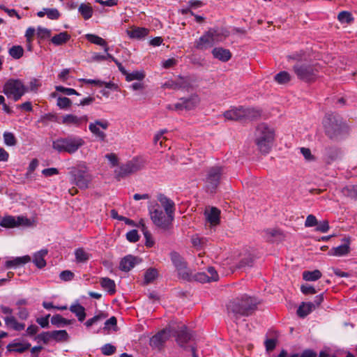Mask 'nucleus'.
Wrapping results in <instances>:
<instances>
[{
    "label": "nucleus",
    "instance_id": "2f4dec72",
    "mask_svg": "<svg viewBox=\"0 0 357 357\" xmlns=\"http://www.w3.org/2000/svg\"><path fill=\"white\" fill-rule=\"evenodd\" d=\"M78 11L84 20L90 19L93 15V8L89 3H81L79 6Z\"/></svg>",
    "mask_w": 357,
    "mask_h": 357
},
{
    "label": "nucleus",
    "instance_id": "e433bc0d",
    "mask_svg": "<svg viewBox=\"0 0 357 357\" xmlns=\"http://www.w3.org/2000/svg\"><path fill=\"white\" fill-rule=\"evenodd\" d=\"M51 335L52 340L56 342H67L69 339V335L66 330L51 331Z\"/></svg>",
    "mask_w": 357,
    "mask_h": 357
},
{
    "label": "nucleus",
    "instance_id": "a18cd8bd",
    "mask_svg": "<svg viewBox=\"0 0 357 357\" xmlns=\"http://www.w3.org/2000/svg\"><path fill=\"white\" fill-rule=\"evenodd\" d=\"M243 113L245 114L244 119L253 120L260 116L261 112L254 108L243 107Z\"/></svg>",
    "mask_w": 357,
    "mask_h": 357
},
{
    "label": "nucleus",
    "instance_id": "09e8293b",
    "mask_svg": "<svg viewBox=\"0 0 357 357\" xmlns=\"http://www.w3.org/2000/svg\"><path fill=\"white\" fill-rule=\"evenodd\" d=\"M23 53V47L20 45H14L9 50V54L15 59L21 58Z\"/></svg>",
    "mask_w": 357,
    "mask_h": 357
},
{
    "label": "nucleus",
    "instance_id": "423d86ee",
    "mask_svg": "<svg viewBox=\"0 0 357 357\" xmlns=\"http://www.w3.org/2000/svg\"><path fill=\"white\" fill-rule=\"evenodd\" d=\"M85 144L84 140L80 137L68 136L57 139L52 143V147L58 152H66L70 154L75 153Z\"/></svg>",
    "mask_w": 357,
    "mask_h": 357
},
{
    "label": "nucleus",
    "instance_id": "f257e3e1",
    "mask_svg": "<svg viewBox=\"0 0 357 357\" xmlns=\"http://www.w3.org/2000/svg\"><path fill=\"white\" fill-rule=\"evenodd\" d=\"M159 201L164 210L158 204L149 208V215L153 223L163 231L169 230L172 225L174 213V202L165 196H161Z\"/></svg>",
    "mask_w": 357,
    "mask_h": 357
},
{
    "label": "nucleus",
    "instance_id": "c9c22d12",
    "mask_svg": "<svg viewBox=\"0 0 357 357\" xmlns=\"http://www.w3.org/2000/svg\"><path fill=\"white\" fill-rule=\"evenodd\" d=\"M31 347V344L26 343H12L7 346V349L9 351H15L18 353H23L24 351L29 349Z\"/></svg>",
    "mask_w": 357,
    "mask_h": 357
},
{
    "label": "nucleus",
    "instance_id": "4be33fe9",
    "mask_svg": "<svg viewBox=\"0 0 357 357\" xmlns=\"http://www.w3.org/2000/svg\"><path fill=\"white\" fill-rule=\"evenodd\" d=\"M213 56L222 61L226 62L229 61L231 57V53L229 50L224 49L222 47H215L212 50Z\"/></svg>",
    "mask_w": 357,
    "mask_h": 357
},
{
    "label": "nucleus",
    "instance_id": "680f3d73",
    "mask_svg": "<svg viewBox=\"0 0 357 357\" xmlns=\"http://www.w3.org/2000/svg\"><path fill=\"white\" fill-rule=\"evenodd\" d=\"M301 290L304 294H314L317 293L314 287L307 284L301 285Z\"/></svg>",
    "mask_w": 357,
    "mask_h": 357
},
{
    "label": "nucleus",
    "instance_id": "0e129e2a",
    "mask_svg": "<svg viewBox=\"0 0 357 357\" xmlns=\"http://www.w3.org/2000/svg\"><path fill=\"white\" fill-rule=\"evenodd\" d=\"M36 339L38 340L43 341L45 344L47 343L50 340L52 339L51 335V331L49 332H43L40 334H39Z\"/></svg>",
    "mask_w": 357,
    "mask_h": 357
},
{
    "label": "nucleus",
    "instance_id": "7c9ffc66",
    "mask_svg": "<svg viewBox=\"0 0 357 357\" xmlns=\"http://www.w3.org/2000/svg\"><path fill=\"white\" fill-rule=\"evenodd\" d=\"M192 337V335L187 331L185 327L181 329L178 333L176 341L181 347H183Z\"/></svg>",
    "mask_w": 357,
    "mask_h": 357
},
{
    "label": "nucleus",
    "instance_id": "dca6fc26",
    "mask_svg": "<svg viewBox=\"0 0 357 357\" xmlns=\"http://www.w3.org/2000/svg\"><path fill=\"white\" fill-rule=\"evenodd\" d=\"M170 333L167 329H164L153 335L150 340V345L153 347L159 348L169 337Z\"/></svg>",
    "mask_w": 357,
    "mask_h": 357
},
{
    "label": "nucleus",
    "instance_id": "774afa93",
    "mask_svg": "<svg viewBox=\"0 0 357 357\" xmlns=\"http://www.w3.org/2000/svg\"><path fill=\"white\" fill-rule=\"evenodd\" d=\"M301 153L303 154L305 160L308 161L314 160V157L313 155H312L310 149L305 147L301 148Z\"/></svg>",
    "mask_w": 357,
    "mask_h": 357
},
{
    "label": "nucleus",
    "instance_id": "8fccbe9b",
    "mask_svg": "<svg viewBox=\"0 0 357 357\" xmlns=\"http://www.w3.org/2000/svg\"><path fill=\"white\" fill-rule=\"evenodd\" d=\"M140 224H142V231L146 239V246L148 248L153 247L154 245V241L152 239V236L151 233L147 230V228L144 223H142V222H140Z\"/></svg>",
    "mask_w": 357,
    "mask_h": 357
},
{
    "label": "nucleus",
    "instance_id": "6ab92c4d",
    "mask_svg": "<svg viewBox=\"0 0 357 357\" xmlns=\"http://www.w3.org/2000/svg\"><path fill=\"white\" fill-rule=\"evenodd\" d=\"M215 41L210 31L208 30L198 40L195 42V46L198 50H204L213 46Z\"/></svg>",
    "mask_w": 357,
    "mask_h": 357
},
{
    "label": "nucleus",
    "instance_id": "ea45409f",
    "mask_svg": "<svg viewBox=\"0 0 357 357\" xmlns=\"http://www.w3.org/2000/svg\"><path fill=\"white\" fill-rule=\"evenodd\" d=\"M322 274L319 270L313 271H304L303 273V278L306 281H316L321 278Z\"/></svg>",
    "mask_w": 357,
    "mask_h": 357
},
{
    "label": "nucleus",
    "instance_id": "f704fd0d",
    "mask_svg": "<svg viewBox=\"0 0 357 357\" xmlns=\"http://www.w3.org/2000/svg\"><path fill=\"white\" fill-rule=\"evenodd\" d=\"M170 258L176 270L187 264L184 259L176 252H172L170 253Z\"/></svg>",
    "mask_w": 357,
    "mask_h": 357
},
{
    "label": "nucleus",
    "instance_id": "c85d7f7f",
    "mask_svg": "<svg viewBox=\"0 0 357 357\" xmlns=\"http://www.w3.org/2000/svg\"><path fill=\"white\" fill-rule=\"evenodd\" d=\"M101 287L109 294H114L116 292V284L114 280L108 278H102L100 281Z\"/></svg>",
    "mask_w": 357,
    "mask_h": 357
},
{
    "label": "nucleus",
    "instance_id": "49530a36",
    "mask_svg": "<svg viewBox=\"0 0 357 357\" xmlns=\"http://www.w3.org/2000/svg\"><path fill=\"white\" fill-rule=\"evenodd\" d=\"M126 79L128 82H131L132 80H142L145 77V74L144 71H134L132 73L126 72Z\"/></svg>",
    "mask_w": 357,
    "mask_h": 357
},
{
    "label": "nucleus",
    "instance_id": "864d4df0",
    "mask_svg": "<svg viewBox=\"0 0 357 357\" xmlns=\"http://www.w3.org/2000/svg\"><path fill=\"white\" fill-rule=\"evenodd\" d=\"M3 139L4 143L7 146H13L17 144L16 138L12 132H5L3 133Z\"/></svg>",
    "mask_w": 357,
    "mask_h": 357
},
{
    "label": "nucleus",
    "instance_id": "37998d69",
    "mask_svg": "<svg viewBox=\"0 0 357 357\" xmlns=\"http://www.w3.org/2000/svg\"><path fill=\"white\" fill-rule=\"evenodd\" d=\"M72 322L73 320L66 319L60 314L54 315L51 318V323L58 327L70 324Z\"/></svg>",
    "mask_w": 357,
    "mask_h": 357
},
{
    "label": "nucleus",
    "instance_id": "3c124183",
    "mask_svg": "<svg viewBox=\"0 0 357 357\" xmlns=\"http://www.w3.org/2000/svg\"><path fill=\"white\" fill-rule=\"evenodd\" d=\"M337 19L341 23L350 24L354 21L351 14L347 11H342L337 15Z\"/></svg>",
    "mask_w": 357,
    "mask_h": 357
},
{
    "label": "nucleus",
    "instance_id": "5701e85b",
    "mask_svg": "<svg viewBox=\"0 0 357 357\" xmlns=\"http://www.w3.org/2000/svg\"><path fill=\"white\" fill-rule=\"evenodd\" d=\"M314 310H315L314 303L303 302L297 310V314L298 317L304 318Z\"/></svg>",
    "mask_w": 357,
    "mask_h": 357
},
{
    "label": "nucleus",
    "instance_id": "6e6d98bb",
    "mask_svg": "<svg viewBox=\"0 0 357 357\" xmlns=\"http://www.w3.org/2000/svg\"><path fill=\"white\" fill-rule=\"evenodd\" d=\"M44 10L50 20H56L60 16L59 12L56 8H45Z\"/></svg>",
    "mask_w": 357,
    "mask_h": 357
},
{
    "label": "nucleus",
    "instance_id": "603ef678",
    "mask_svg": "<svg viewBox=\"0 0 357 357\" xmlns=\"http://www.w3.org/2000/svg\"><path fill=\"white\" fill-rule=\"evenodd\" d=\"M265 237L268 241H273V238L279 237L282 235L281 231L277 229H266L264 230Z\"/></svg>",
    "mask_w": 357,
    "mask_h": 357
},
{
    "label": "nucleus",
    "instance_id": "052dcab7",
    "mask_svg": "<svg viewBox=\"0 0 357 357\" xmlns=\"http://www.w3.org/2000/svg\"><path fill=\"white\" fill-rule=\"evenodd\" d=\"M101 351L103 354L109 356L115 352L116 348L112 344H106L101 348Z\"/></svg>",
    "mask_w": 357,
    "mask_h": 357
},
{
    "label": "nucleus",
    "instance_id": "20e7f679",
    "mask_svg": "<svg viewBox=\"0 0 357 357\" xmlns=\"http://www.w3.org/2000/svg\"><path fill=\"white\" fill-rule=\"evenodd\" d=\"M274 140V130L266 124H259L255 134V142L259 151L262 153H268L271 150Z\"/></svg>",
    "mask_w": 357,
    "mask_h": 357
},
{
    "label": "nucleus",
    "instance_id": "aec40b11",
    "mask_svg": "<svg viewBox=\"0 0 357 357\" xmlns=\"http://www.w3.org/2000/svg\"><path fill=\"white\" fill-rule=\"evenodd\" d=\"M243 112V107H238L226 111L223 115L227 120L240 121L244 119L245 114Z\"/></svg>",
    "mask_w": 357,
    "mask_h": 357
},
{
    "label": "nucleus",
    "instance_id": "412c9836",
    "mask_svg": "<svg viewBox=\"0 0 357 357\" xmlns=\"http://www.w3.org/2000/svg\"><path fill=\"white\" fill-rule=\"evenodd\" d=\"M206 220L212 225H216L220 222V211L215 207L206 209L204 212Z\"/></svg>",
    "mask_w": 357,
    "mask_h": 357
},
{
    "label": "nucleus",
    "instance_id": "c756f323",
    "mask_svg": "<svg viewBox=\"0 0 357 357\" xmlns=\"http://www.w3.org/2000/svg\"><path fill=\"white\" fill-rule=\"evenodd\" d=\"M149 30L144 27H136L130 31H128V34L130 38L139 39L148 35Z\"/></svg>",
    "mask_w": 357,
    "mask_h": 357
},
{
    "label": "nucleus",
    "instance_id": "338daca9",
    "mask_svg": "<svg viewBox=\"0 0 357 357\" xmlns=\"http://www.w3.org/2000/svg\"><path fill=\"white\" fill-rule=\"evenodd\" d=\"M318 225L316 217L313 215H309L305 220V226L307 227H313Z\"/></svg>",
    "mask_w": 357,
    "mask_h": 357
},
{
    "label": "nucleus",
    "instance_id": "13d9d810",
    "mask_svg": "<svg viewBox=\"0 0 357 357\" xmlns=\"http://www.w3.org/2000/svg\"><path fill=\"white\" fill-rule=\"evenodd\" d=\"M126 238L128 241L132 243H135L139 240L138 232L136 229H132L127 233Z\"/></svg>",
    "mask_w": 357,
    "mask_h": 357
},
{
    "label": "nucleus",
    "instance_id": "cd10ccee",
    "mask_svg": "<svg viewBox=\"0 0 357 357\" xmlns=\"http://www.w3.org/2000/svg\"><path fill=\"white\" fill-rule=\"evenodd\" d=\"M350 252V248L349 243H344V244L339 245L335 248H333L330 251L331 255L342 257L347 255Z\"/></svg>",
    "mask_w": 357,
    "mask_h": 357
},
{
    "label": "nucleus",
    "instance_id": "9b49d317",
    "mask_svg": "<svg viewBox=\"0 0 357 357\" xmlns=\"http://www.w3.org/2000/svg\"><path fill=\"white\" fill-rule=\"evenodd\" d=\"M73 181L72 183L79 188L84 190L89 188L92 181V176L86 171L77 169L70 172Z\"/></svg>",
    "mask_w": 357,
    "mask_h": 357
},
{
    "label": "nucleus",
    "instance_id": "1a4fd4ad",
    "mask_svg": "<svg viewBox=\"0 0 357 357\" xmlns=\"http://www.w3.org/2000/svg\"><path fill=\"white\" fill-rule=\"evenodd\" d=\"M143 167L144 162L142 160L137 158H133L115 169V177L118 180H120L121 178H124L141 170Z\"/></svg>",
    "mask_w": 357,
    "mask_h": 357
},
{
    "label": "nucleus",
    "instance_id": "e2e57ef3",
    "mask_svg": "<svg viewBox=\"0 0 357 357\" xmlns=\"http://www.w3.org/2000/svg\"><path fill=\"white\" fill-rule=\"evenodd\" d=\"M37 35L39 38L43 39L50 37L51 31L46 28L38 27L37 29Z\"/></svg>",
    "mask_w": 357,
    "mask_h": 357
},
{
    "label": "nucleus",
    "instance_id": "a19ab883",
    "mask_svg": "<svg viewBox=\"0 0 357 357\" xmlns=\"http://www.w3.org/2000/svg\"><path fill=\"white\" fill-rule=\"evenodd\" d=\"M291 75L287 71H281L274 77L275 81L279 84H287L291 80Z\"/></svg>",
    "mask_w": 357,
    "mask_h": 357
},
{
    "label": "nucleus",
    "instance_id": "f3484780",
    "mask_svg": "<svg viewBox=\"0 0 357 357\" xmlns=\"http://www.w3.org/2000/svg\"><path fill=\"white\" fill-rule=\"evenodd\" d=\"M88 121V116L84 115L82 116H77L74 114H66L62 116L61 123L66 126H79L83 122Z\"/></svg>",
    "mask_w": 357,
    "mask_h": 357
},
{
    "label": "nucleus",
    "instance_id": "2eb2a0df",
    "mask_svg": "<svg viewBox=\"0 0 357 357\" xmlns=\"http://www.w3.org/2000/svg\"><path fill=\"white\" fill-rule=\"evenodd\" d=\"M199 102V98L197 95H192L188 98H181V102L174 105L176 110H190L194 109Z\"/></svg>",
    "mask_w": 357,
    "mask_h": 357
},
{
    "label": "nucleus",
    "instance_id": "4468645a",
    "mask_svg": "<svg viewBox=\"0 0 357 357\" xmlns=\"http://www.w3.org/2000/svg\"><path fill=\"white\" fill-rule=\"evenodd\" d=\"M192 278H194L196 281L199 282H209L211 281H217L218 280V274L215 268L212 266H208L207 268V273L206 272H200L192 275Z\"/></svg>",
    "mask_w": 357,
    "mask_h": 357
},
{
    "label": "nucleus",
    "instance_id": "79ce46f5",
    "mask_svg": "<svg viewBox=\"0 0 357 357\" xmlns=\"http://www.w3.org/2000/svg\"><path fill=\"white\" fill-rule=\"evenodd\" d=\"M76 261L78 263H85L91 256L89 253L82 248H78L75 252Z\"/></svg>",
    "mask_w": 357,
    "mask_h": 357
},
{
    "label": "nucleus",
    "instance_id": "de8ad7c7",
    "mask_svg": "<svg viewBox=\"0 0 357 357\" xmlns=\"http://www.w3.org/2000/svg\"><path fill=\"white\" fill-rule=\"evenodd\" d=\"M158 277V271L155 268H149L144 274V283L152 282Z\"/></svg>",
    "mask_w": 357,
    "mask_h": 357
},
{
    "label": "nucleus",
    "instance_id": "69168bd1",
    "mask_svg": "<svg viewBox=\"0 0 357 357\" xmlns=\"http://www.w3.org/2000/svg\"><path fill=\"white\" fill-rule=\"evenodd\" d=\"M56 121V116L52 114H46L41 116L39 122H41L43 125H47L48 121Z\"/></svg>",
    "mask_w": 357,
    "mask_h": 357
},
{
    "label": "nucleus",
    "instance_id": "0eeeda50",
    "mask_svg": "<svg viewBox=\"0 0 357 357\" xmlns=\"http://www.w3.org/2000/svg\"><path fill=\"white\" fill-rule=\"evenodd\" d=\"M26 89L22 82L20 79H10L3 86V93L8 98H13L17 101L25 93Z\"/></svg>",
    "mask_w": 357,
    "mask_h": 357
},
{
    "label": "nucleus",
    "instance_id": "473e14b6",
    "mask_svg": "<svg viewBox=\"0 0 357 357\" xmlns=\"http://www.w3.org/2000/svg\"><path fill=\"white\" fill-rule=\"evenodd\" d=\"M70 310L75 314L79 321H83L86 317L85 308L80 304L73 305L70 307Z\"/></svg>",
    "mask_w": 357,
    "mask_h": 357
},
{
    "label": "nucleus",
    "instance_id": "4d7b16f0",
    "mask_svg": "<svg viewBox=\"0 0 357 357\" xmlns=\"http://www.w3.org/2000/svg\"><path fill=\"white\" fill-rule=\"evenodd\" d=\"M56 91L62 92L68 96L70 95H77L79 96V93H77L75 89L70 88H66L62 86H56Z\"/></svg>",
    "mask_w": 357,
    "mask_h": 357
},
{
    "label": "nucleus",
    "instance_id": "f8f14e48",
    "mask_svg": "<svg viewBox=\"0 0 357 357\" xmlns=\"http://www.w3.org/2000/svg\"><path fill=\"white\" fill-rule=\"evenodd\" d=\"M0 310L6 316L3 318L6 325L15 331H20L24 329L25 324L19 323L13 315V309L9 307L0 305Z\"/></svg>",
    "mask_w": 357,
    "mask_h": 357
},
{
    "label": "nucleus",
    "instance_id": "72a5a7b5",
    "mask_svg": "<svg viewBox=\"0 0 357 357\" xmlns=\"http://www.w3.org/2000/svg\"><path fill=\"white\" fill-rule=\"evenodd\" d=\"M70 38V36L66 31H64L53 36L51 41L55 45H61L66 43Z\"/></svg>",
    "mask_w": 357,
    "mask_h": 357
},
{
    "label": "nucleus",
    "instance_id": "f03ea898",
    "mask_svg": "<svg viewBox=\"0 0 357 357\" xmlns=\"http://www.w3.org/2000/svg\"><path fill=\"white\" fill-rule=\"evenodd\" d=\"M259 303L260 301L256 297L243 294L230 301L227 305V309L229 314L238 319L251 315Z\"/></svg>",
    "mask_w": 357,
    "mask_h": 357
},
{
    "label": "nucleus",
    "instance_id": "a211bd4d",
    "mask_svg": "<svg viewBox=\"0 0 357 357\" xmlns=\"http://www.w3.org/2000/svg\"><path fill=\"white\" fill-rule=\"evenodd\" d=\"M141 261L137 257L128 255L121 259L119 268L121 271L127 272L131 270L136 264H139Z\"/></svg>",
    "mask_w": 357,
    "mask_h": 357
},
{
    "label": "nucleus",
    "instance_id": "393cba45",
    "mask_svg": "<svg viewBox=\"0 0 357 357\" xmlns=\"http://www.w3.org/2000/svg\"><path fill=\"white\" fill-rule=\"evenodd\" d=\"M47 253V249H42L34 254L33 262L38 268H42L46 266V261L44 258Z\"/></svg>",
    "mask_w": 357,
    "mask_h": 357
},
{
    "label": "nucleus",
    "instance_id": "a878e982",
    "mask_svg": "<svg viewBox=\"0 0 357 357\" xmlns=\"http://www.w3.org/2000/svg\"><path fill=\"white\" fill-rule=\"evenodd\" d=\"M215 43L223 40L229 36V31L223 28L209 29Z\"/></svg>",
    "mask_w": 357,
    "mask_h": 357
},
{
    "label": "nucleus",
    "instance_id": "39448f33",
    "mask_svg": "<svg viewBox=\"0 0 357 357\" xmlns=\"http://www.w3.org/2000/svg\"><path fill=\"white\" fill-rule=\"evenodd\" d=\"M320 66L317 63L306 61L297 62L293 70L298 79L305 82H314L318 77Z\"/></svg>",
    "mask_w": 357,
    "mask_h": 357
},
{
    "label": "nucleus",
    "instance_id": "ddd939ff",
    "mask_svg": "<svg viewBox=\"0 0 357 357\" xmlns=\"http://www.w3.org/2000/svg\"><path fill=\"white\" fill-rule=\"evenodd\" d=\"M109 125V123L107 120H96L89 124V129L100 141H105L106 134L100 130V127L103 130H106Z\"/></svg>",
    "mask_w": 357,
    "mask_h": 357
},
{
    "label": "nucleus",
    "instance_id": "5fc2aeb1",
    "mask_svg": "<svg viewBox=\"0 0 357 357\" xmlns=\"http://www.w3.org/2000/svg\"><path fill=\"white\" fill-rule=\"evenodd\" d=\"M72 104L71 100L66 97H59L57 99V105L61 109H67L70 107Z\"/></svg>",
    "mask_w": 357,
    "mask_h": 357
},
{
    "label": "nucleus",
    "instance_id": "c03bdc74",
    "mask_svg": "<svg viewBox=\"0 0 357 357\" xmlns=\"http://www.w3.org/2000/svg\"><path fill=\"white\" fill-rule=\"evenodd\" d=\"M178 274V276L185 280H191L192 279V275L191 270L188 267V264H186L185 266L179 268L176 270Z\"/></svg>",
    "mask_w": 357,
    "mask_h": 357
},
{
    "label": "nucleus",
    "instance_id": "4c0bfd02",
    "mask_svg": "<svg viewBox=\"0 0 357 357\" xmlns=\"http://www.w3.org/2000/svg\"><path fill=\"white\" fill-rule=\"evenodd\" d=\"M177 90L190 91L192 89L191 80L188 77H179L177 79Z\"/></svg>",
    "mask_w": 357,
    "mask_h": 357
},
{
    "label": "nucleus",
    "instance_id": "b1692460",
    "mask_svg": "<svg viewBox=\"0 0 357 357\" xmlns=\"http://www.w3.org/2000/svg\"><path fill=\"white\" fill-rule=\"evenodd\" d=\"M31 261V257L29 255H24L23 257H15L12 260H8L6 262V267L13 268L21 266L26 263Z\"/></svg>",
    "mask_w": 357,
    "mask_h": 357
},
{
    "label": "nucleus",
    "instance_id": "6e6552de",
    "mask_svg": "<svg viewBox=\"0 0 357 357\" xmlns=\"http://www.w3.org/2000/svg\"><path fill=\"white\" fill-rule=\"evenodd\" d=\"M224 167L221 166H213L206 170L204 182L208 190L213 192L216 189L224 174Z\"/></svg>",
    "mask_w": 357,
    "mask_h": 357
},
{
    "label": "nucleus",
    "instance_id": "bf43d9fd",
    "mask_svg": "<svg viewBox=\"0 0 357 357\" xmlns=\"http://www.w3.org/2000/svg\"><path fill=\"white\" fill-rule=\"evenodd\" d=\"M74 273L71 272L70 271H63L61 272L59 277L61 280L63 281H70L74 278Z\"/></svg>",
    "mask_w": 357,
    "mask_h": 357
},
{
    "label": "nucleus",
    "instance_id": "7ed1b4c3",
    "mask_svg": "<svg viewBox=\"0 0 357 357\" xmlns=\"http://www.w3.org/2000/svg\"><path fill=\"white\" fill-rule=\"evenodd\" d=\"M323 126L326 134L331 139H340L348 132L346 124L337 114H326L323 119Z\"/></svg>",
    "mask_w": 357,
    "mask_h": 357
},
{
    "label": "nucleus",
    "instance_id": "58836bf2",
    "mask_svg": "<svg viewBox=\"0 0 357 357\" xmlns=\"http://www.w3.org/2000/svg\"><path fill=\"white\" fill-rule=\"evenodd\" d=\"M341 192L344 197L357 199V185H347L343 188Z\"/></svg>",
    "mask_w": 357,
    "mask_h": 357
},
{
    "label": "nucleus",
    "instance_id": "9d476101",
    "mask_svg": "<svg viewBox=\"0 0 357 357\" xmlns=\"http://www.w3.org/2000/svg\"><path fill=\"white\" fill-rule=\"evenodd\" d=\"M0 226L6 228H13L17 227H33V222L24 216L6 215L0 221Z\"/></svg>",
    "mask_w": 357,
    "mask_h": 357
},
{
    "label": "nucleus",
    "instance_id": "bb28decb",
    "mask_svg": "<svg viewBox=\"0 0 357 357\" xmlns=\"http://www.w3.org/2000/svg\"><path fill=\"white\" fill-rule=\"evenodd\" d=\"M85 38L90 43L103 47L105 52H108L109 47L107 46V43L101 37H100L97 35H95V34L88 33V34L85 35Z\"/></svg>",
    "mask_w": 357,
    "mask_h": 357
}]
</instances>
